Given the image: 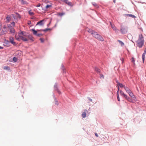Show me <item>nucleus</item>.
<instances>
[{
  "label": "nucleus",
  "instance_id": "f257e3e1",
  "mask_svg": "<svg viewBox=\"0 0 146 146\" xmlns=\"http://www.w3.org/2000/svg\"><path fill=\"white\" fill-rule=\"evenodd\" d=\"M88 32L93 35L94 37L96 38L99 40L103 41L104 40L103 38L100 35H99L97 32H94L91 29H88Z\"/></svg>",
  "mask_w": 146,
  "mask_h": 146
},
{
  "label": "nucleus",
  "instance_id": "f03ea898",
  "mask_svg": "<svg viewBox=\"0 0 146 146\" xmlns=\"http://www.w3.org/2000/svg\"><path fill=\"white\" fill-rule=\"evenodd\" d=\"M27 33L25 32H21V33L19 34V38H17V36H16V38L17 40H19L20 39L24 41H27L28 40V39L27 38Z\"/></svg>",
  "mask_w": 146,
  "mask_h": 146
},
{
  "label": "nucleus",
  "instance_id": "7ed1b4c3",
  "mask_svg": "<svg viewBox=\"0 0 146 146\" xmlns=\"http://www.w3.org/2000/svg\"><path fill=\"white\" fill-rule=\"evenodd\" d=\"M137 46L139 48L141 47L144 44L143 37L142 35H139V38L137 41Z\"/></svg>",
  "mask_w": 146,
  "mask_h": 146
},
{
  "label": "nucleus",
  "instance_id": "20e7f679",
  "mask_svg": "<svg viewBox=\"0 0 146 146\" xmlns=\"http://www.w3.org/2000/svg\"><path fill=\"white\" fill-rule=\"evenodd\" d=\"M2 32H1V34H3V35L6 34L7 33L9 29L7 27V26L6 25H4L3 26V28H2Z\"/></svg>",
  "mask_w": 146,
  "mask_h": 146
},
{
  "label": "nucleus",
  "instance_id": "39448f33",
  "mask_svg": "<svg viewBox=\"0 0 146 146\" xmlns=\"http://www.w3.org/2000/svg\"><path fill=\"white\" fill-rule=\"evenodd\" d=\"M27 38L28 39V40H30L33 42L34 40V38L33 37V36L31 35L28 34H27Z\"/></svg>",
  "mask_w": 146,
  "mask_h": 146
},
{
  "label": "nucleus",
  "instance_id": "423d86ee",
  "mask_svg": "<svg viewBox=\"0 0 146 146\" xmlns=\"http://www.w3.org/2000/svg\"><path fill=\"white\" fill-rule=\"evenodd\" d=\"M9 42L12 44L14 45L16 44V43L14 41V38L12 36H10L9 38Z\"/></svg>",
  "mask_w": 146,
  "mask_h": 146
},
{
  "label": "nucleus",
  "instance_id": "0eeeda50",
  "mask_svg": "<svg viewBox=\"0 0 146 146\" xmlns=\"http://www.w3.org/2000/svg\"><path fill=\"white\" fill-rule=\"evenodd\" d=\"M61 1L64 2L65 3L67 4L68 5L70 6H72V3L71 2H69L68 0H61Z\"/></svg>",
  "mask_w": 146,
  "mask_h": 146
},
{
  "label": "nucleus",
  "instance_id": "6e6552de",
  "mask_svg": "<svg viewBox=\"0 0 146 146\" xmlns=\"http://www.w3.org/2000/svg\"><path fill=\"white\" fill-rule=\"evenodd\" d=\"M121 32L122 34H125L127 33V30L125 28H122L121 29Z\"/></svg>",
  "mask_w": 146,
  "mask_h": 146
},
{
  "label": "nucleus",
  "instance_id": "1a4fd4ad",
  "mask_svg": "<svg viewBox=\"0 0 146 146\" xmlns=\"http://www.w3.org/2000/svg\"><path fill=\"white\" fill-rule=\"evenodd\" d=\"M110 25H111V28H112L116 32H118L119 30H117L116 29V27L114 25L110 23Z\"/></svg>",
  "mask_w": 146,
  "mask_h": 146
},
{
  "label": "nucleus",
  "instance_id": "9d476101",
  "mask_svg": "<svg viewBox=\"0 0 146 146\" xmlns=\"http://www.w3.org/2000/svg\"><path fill=\"white\" fill-rule=\"evenodd\" d=\"M117 86H118V88H119V86L121 88H124V87H125L122 84L119 82L117 83Z\"/></svg>",
  "mask_w": 146,
  "mask_h": 146
},
{
  "label": "nucleus",
  "instance_id": "9b49d317",
  "mask_svg": "<svg viewBox=\"0 0 146 146\" xmlns=\"http://www.w3.org/2000/svg\"><path fill=\"white\" fill-rule=\"evenodd\" d=\"M44 21V20H42L40 21L39 22H38L36 25H40L41 26L42 25H44V23H43V22Z\"/></svg>",
  "mask_w": 146,
  "mask_h": 146
},
{
  "label": "nucleus",
  "instance_id": "f8f14e48",
  "mask_svg": "<svg viewBox=\"0 0 146 146\" xmlns=\"http://www.w3.org/2000/svg\"><path fill=\"white\" fill-rule=\"evenodd\" d=\"M9 30L10 31V32L11 33H15V31L13 27H11Z\"/></svg>",
  "mask_w": 146,
  "mask_h": 146
},
{
  "label": "nucleus",
  "instance_id": "ddd939ff",
  "mask_svg": "<svg viewBox=\"0 0 146 146\" xmlns=\"http://www.w3.org/2000/svg\"><path fill=\"white\" fill-rule=\"evenodd\" d=\"M31 30L33 32V34L34 35H36L37 34V32L39 31H40V30H37V31H36L35 30V29H32Z\"/></svg>",
  "mask_w": 146,
  "mask_h": 146
},
{
  "label": "nucleus",
  "instance_id": "4468645a",
  "mask_svg": "<svg viewBox=\"0 0 146 146\" xmlns=\"http://www.w3.org/2000/svg\"><path fill=\"white\" fill-rule=\"evenodd\" d=\"M128 94L129 95V96L131 97L132 98H135L134 96L133 95V93L131 91L129 93H128Z\"/></svg>",
  "mask_w": 146,
  "mask_h": 146
},
{
  "label": "nucleus",
  "instance_id": "2eb2a0df",
  "mask_svg": "<svg viewBox=\"0 0 146 146\" xmlns=\"http://www.w3.org/2000/svg\"><path fill=\"white\" fill-rule=\"evenodd\" d=\"M124 89L128 93L131 91V90L127 87H124Z\"/></svg>",
  "mask_w": 146,
  "mask_h": 146
},
{
  "label": "nucleus",
  "instance_id": "dca6fc26",
  "mask_svg": "<svg viewBox=\"0 0 146 146\" xmlns=\"http://www.w3.org/2000/svg\"><path fill=\"white\" fill-rule=\"evenodd\" d=\"M119 88H118V91L117 92V100H118L119 101H120V98H119V93H118V92H119Z\"/></svg>",
  "mask_w": 146,
  "mask_h": 146
},
{
  "label": "nucleus",
  "instance_id": "f3484780",
  "mask_svg": "<svg viewBox=\"0 0 146 146\" xmlns=\"http://www.w3.org/2000/svg\"><path fill=\"white\" fill-rule=\"evenodd\" d=\"M19 0L23 4H27V3L26 1H24L23 0Z\"/></svg>",
  "mask_w": 146,
  "mask_h": 146
},
{
  "label": "nucleus",
  "instance_id": "a211bd4d",
  "mask_svg": "<svg viewBox=\"0 0 146 146\" xmlns=\"http://www.w3.org/2000/svg\"><path fill=\"white\" fill-rule=\"evenodd\" d=\"M117 41L121 44V46H123L124 45V43L121 41L119 40H118Z\"/></svg>",
  "mask_w": 146,
  "mask_h": 146
},
{
  "label": "nucleus",
  "instance_id": "6ab92c4d",
  "mask_svg": "<svg viewBox=\"0 0 146 146\" xmlns=\"http://www.w3.org/2000/svg\"><path fill=\"white\" fill-rule=\"evenodd\" d=\"M6 19L8 22H9L11 20V16H10L8 15L6 17Z\"/></svg>",
  "mask_w": 146,
  "mask_h": 146
},
{
  "label": "nucleus",
  "instance_id": "aec40b11",
  "mask_svg": "<svg viewBox=\"0 0 146 146\" xmlns=\"http://www.w3.org/2000/svg\"><path fill=\"white\" fill-rule=\"evenodd\" d=\"M126 15L127 16L131 17L133 18H135L136 17L134 15L130 14H127Z\"/></svg>",
  "mask_w": 146,
  "mask_h": 146
},
{
  "label": "nucleus",
  "instance_id": "412c9836",
  "mask_svg": "<svg viewBox=\"0 0 146 146\" xmlns=\"http://www.w3.org/2000/svg\"><path fill=\"white\" fill-rule=\"evenodd\" d=\"M82 116L83 118H84L86 116V113L85 112H83L82 114Z\"/></svg>",
  "mask_w": 146,
  "mask_h": 146
},
{
  "label": "nucleus",
  "instance_id": "4be33fe9",
  "mask_svg": "<svg viewBox=\"0 0 146 146\" xmlns=\"http://www.w3.org/2000/svg\"><path fill=\"white\" fill-rule=\"evenodd\" d=\"M95 70L97 72L100 73V69H99L98 68L96 67H95Z\"/></svg>",
  "mask_w": 146,
  "mask_h": 146
},
{
  "label": "nucleus",
  "instance_id": "5701e85b",
  "mask_svg": "<svg viewBox=\"0 0 146 146\" xmlns=\"http://www.w3.org/2000/svg\"><path fill=\"white\" fill-rule=\"evenodd\" d=\"M145 54H143L142 56V58L143 59V62H144V59L145 58Z\"/></svg>",
  "mask_w": 146,
  "mask_h": 146
},
{
  "label": "nucleus",
  "instance_id": "b1692460",
  "mask_svg": "<svg viewBox=\"0 0 146 146\" xmlns=\"http://www.w3.org/2000/svg\"><path fill=\"white\" fill-rule=\"evenodd\" d=\"M51 30L50 29H46L44 30H41L42 31H43L44 32H46L48 31L49 30Z\"/></svg>",
  "mask_w": 146,
  "mask_h": 146
},
{
  "label": "nucleus",
  "instance_id": "393cba45",
  "mask_svg": "<svg viewBox=\"0 0 146 146\" xmlns=\"http://www.w3.org/2000/svg\"><path fill=\"white\" fill-rule=\"evenodd\" d=\"M13 61L15 62H16L17 60V58H16L15 57H13Z\"/></svg>",
  "mask_w": 146,
  "mask_h": 146
},
{
  "label": "nucleus",
  "instance_id": "a878e982",
  "mask_svg": "<svg viewBox=\"0 0 146 146\" xmlns=\"http://www.w3.org/2000/svg\"><path fill=\"white\" fill-rule=\"evenodd\" d=\"M29 14L31 15H32L34 14V13L31 10H30L29 12Z\"/></svg>",
  "mask_w": 146,
  "mask_h": 146
},
{
  "label": "nucleus",
  "instance_id": "bb28decb",
  "mask_svg": "<svg viewBox=\"0 0 146 146\" xmlns=\"http://www.w3.org/2000/svg\"><path fill=\"white\" fill-rule=\"evenodd\" d=\"M52 7V5H47L46 6V9H48V8L51 7Z\"/></svg>",
  "mask_w": 146,
  "mask_h": 146
},
{
  "label": "nucleus",
  "instance_id": "cd10ccee",
  "mask_svg": "<svg viewBox=\"0 0 146 146\" xmlns=\"http://www.w3.org/2000/svg\"><path fill=\"white\" fill-rule=\"evenodd\" d=\"M123 97L125 98L126 99L127 98L128 96L127 95L124 94L122 96Z\"/></svg>",
  "mask_w": 146,
  "mask_h": 146
},
{
  "label": "nucleus",
  "instance_id": "c85d7f7f",
  "mask_svg": "<svg viewBox=\"0 0 146 146\" xmlns=\"http://www.w3.org/2000/svg\"><path fill=\"white\" fill-rule=\"evenodd\" d=\"M124 94V92H122L121 90L120 91V94L121 96H122Z\"/></svg>",
  "mask_w": 146,
  "mask_h": 146
},
{
  "label": "nucleus",
  "instance_id": "c756f323",
  "mask_svg": "<svg viewBox=\"0 0 146 146\" xmlns=\"http://www.w3.org/2000/svg\"><path fill=\"white\" fill-rule=\"evenodd\" d=\"M126 99L129 102H131V100L129 97H128Z\"/></svg>",
  "mask_w": 146,
  "mask_h": 146
},
{
  "label": "nucleus",
  "instance_id": "7c9ffc66",
  "mask_svg": "<svg viewBox=\"0 0 146 146\" xmlns=\"http://www.w3.org/2000/svg\"><path fill=\"white\" fill-rule=\"evenodd\" d=\"M12 27L11 26V25L10 24H8L7 25V28H8V29H9L10 28H11V27Z\"/></svg>",
  "mask_w": 146,
  "mask_h": 146
},
{
  "label": "nucleus",
  "instance_id": "2f4dec72",
  "mask_svg": "<svg viewBox=\"0 0 146 146\" xmlns=\"http://www.w3.org/2000/svg\"><path fill=\"white\" fill-rule=\"evenodd\" d=\"M4 69H5L6 70H8L9 69V68L7 66H5L4 67Z\"/></svg>",
  "mask_w": 146,
  "mask_h": 146
},
{
  "label": "nucleus",
  "instance_id": "473e14b6",
  "mask_svg": "<svg viewBox=\"0 0 146 146\" xmlns=\"http://www.w3.org/2000/svg\"><path fill=\"white\" fill-rule=\"evenodd\" d=\"M42 35L41 34H37L36 36H41Z\"/></svg>",
  "mask_w": 146,
  "mask_h": 146
},
{
  "label": "nucleus",
  "instance_id": "72a5a7b5",
  "mask_svg": "<svg viewBox=\"0 0 146 146\" xmlns=\"http://www.w3.org/2000/svg\"><path fill=\"white\" fill-rule=\"evenodd\" d=\"M40 40L41 42L43 43L44 42V40L43 38H40Z\"/></svg>",
  "mask_w": 146,
  "mask_h": 146
},
{
  "label": "nucleus",
  "instance_id": "f704fd0d",
  "mask_svg": "<svg viewBox=\"0 0 146 146\" xmlns=\"http://www.w3.org/2000/svg\"><path fill=\"white\" fill-rule=\"evenodd\" d=\"M132 62L135 64V60L134 58H132Z\"/></svg>",
  "mask_w": 146,
  "mask_h": 146
},
{
  "label": "nucleus",
  "instance_id": "c9c22d12",
  "mask_svg": "<svg viewBox=\"0 0 146 146\" xmlns=\"http://www.w3.org/2000/svg\"><path fill=\"white\" fill-rule=\"evenodd\" d=\"M58 15L59 16H62L64 15V13H58Z\"/></svg>",
  "mask_w": 146,
  "mask_h": 146
},
{
  "label": "nucleus",
  "instance_id": "e433bc0d",
  "mask_svg": "<svg viewBox=\"0 0 146 146\" xmlns=\"http://www.w3.org/2000/svg\"><path fill=\"white\" fill-rule=\"evenodd\" d=\"M100 77L101 78H104V76L103 75H100Z\"/></svg>",
  "mask_w": 146,
  "mask_h": 146
},
{
  "label": "nucleus",
  "instance_id": "4c0bfd02",
  "mask_svg": "<svg viewBox=\"0 0 146 146\" xmlns=\"http://www.w3.org/2000/svg\"><path fill=\"white\" fill-rule=\"evenodd\" d=\"M11 24L13 26H15V23L14 22H13L11 23Z\"/></svg>",
  "mask_w": 146,
  "mask_h": 146
},
{
  "label": "nucleus",
  "instance_id": "58836bf2",
  "mask_svg": "<svg viewBox=\"0 0 146 146\" xmlns=\"http://www.w3.org/2000/svg\"><path fill=\"white\" fill-rule=\"evenodd\" d=\"M92 4H93V5H94V6H97V4L96 3H93Z\"/></svg>",
  "mask_w": 146,
  "mask_h": 146
},
{
  "label": "nucleus",
  "instance_id": "ea45409f",
  "mask_svg": "<svg viewBox=\"0 0 146 146\" xmlns=\"http://www.w3.org/2000/svg\"><path fill=\"white\" fill-rule=\"evenodd\" d=\"M40 6V3H39L36 6L37 7H39Z\"/></svg>",
  "mask_w": 146,
  "mask_h": 146
},
{
  "label": "nucleus",
  "instance_id": "a19ab883",
  "mask_svg": "<svg viewBox=\"0 0 146 146\" xmlns=\"http://www.w3.org/2000/svg\"><path fill=\"white\" fill-rule=\"evenodd\" d=\"M95 135L97 137H98V134H97V133H95Z\"/></svg>",
  "mask_w": 146,
  "mask_h": 146
},
{
  "label": "nucleus",
  "instance_id": "79ce46f5",
  "mask_svg": "<svg viewBox=\"0 0 146 146\" xmlns=\"http://www.w3.org/2000/svg\"><path fill=\"white\" fill-rule=\"evenodd\" d=\"M143 54H146V49H145V50H144V52Z\"/></svg>",
  "mask_w": 146,
  "mask_h": 146
},
{
  "label": "nucleus",
  "instance_id": "37998d69",
  "mask_svg": "<svg viewBox=\"0 0 146 146\" xmlns=\"http://www.w3.org/2000/svg\"><path fill=\"white\" fill-rule=\"evenodd\" d=\"M49 1L48 0H46L45 1V2L46 3H48Z\"/></svg>",
  "mask_w": 146,
  "mask_h": 146
},
{
  "label": "nucleus",
  "instance_id": "c03bdc74",
  "mask_svg": "<svg viewBox=\"0 0 146 146\" xmlns=\"http://www.w3.org/2000/svg\"><path fill=\"white\" fill-rule=\"evenodd\" d=\"M89 100L91 102H92V100L91 99H90V98H89Z\"/></svg>",
  "mask_w": 146,
  "mask_h": 146
},
{
  "label": "nucleus",
  "instance_id": "a18cd8bd",
  "mask_svg": "<svg viewBox=\"0 0 146 146\" xmlns=\"http://www.w3.org/2000/svg\"><path fill=\"white\" fill-rule=\"evenodd\" d=\"M114 3H115V0H113Z\"/></svg>",
  "mask_w": 146,
  "mask_h": 146
},
{
  "label": "nucleus",
  "instance_id": "49530a36",
  "mask_svg": "<svg viewBox=\"0 0 146 146\" xmlns=\"http://www.w3.org/2000/svg\"><path fill=\"white\" fill-rule=\"evenodd\" d=\"M3 49V47L0 46V49Z\"/></svg>",
  "mask_w": 146,
  "mask_h": 146
},
{
  "label": "nucleus",
  "instance_id": "de8ad7c7",
  "mask_svg": "<svg viewBox=\"0 0 146 146\" xmlns=\"http://www.w3.org/2000/svg\"><path fill=\"white\" fill-rule=\"evenodd\" d=\"M12 16H13V17L14 18V19H15V17L14 16V15H12Z\"/></svg>",
  "mask_w": 146,
  "mask_h": 146
},
{
  "label": "nucleus",
  "instance_id": "09e8293b",
  "mask_svg": "<svg viewBox=\"0 0 146 146\" xmlns=\"http://www.w3.org/2000/svg\"><path fill=\"white\" fill-rule=\"evenodd\" d=\"M19 15V18H21L20 16L19 15Z\"/></svg>",
  "mask_w": 146,
  "mask_h": 146
},
{
  "label": "nucleus",
  "instance_id": "8fccbe9b",
  "mask_svg": "<svg viewBox=\"0 0 146 146\" xmlns=\"http://www.w3.org/2000/svg\"><path fill=\"white\" fill-rule=\"evenodd\" d=\"M85 111H87V110H85Z\"/></svg>",
  "mask_w": 146,
  "mask_h": 146
},
{
  "label": "nucleus",
  "instance_id": "3c124183",
  "mask_svg": "<svg viewBox=\"0 0 146 146\" xmlns=\"http://www.w3.org/2000/svg\"><path fill=\"white\" fill-rule=\"evenodd\" d=\"M58 92H59V94H60V91H58Z\"/></svg>",
  "mask_w": 146,
  "mask_h": 146
}]
</instances>
